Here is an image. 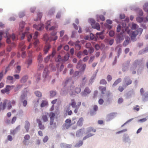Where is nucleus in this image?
<instances>
[{
  "label": "nucleus",
  "instance_id": "nucleus-17",
  "mask_svg": "<svg viewBox=\"0 0 148 148\" xmlns=\"http://www.w3.org/2000/svg\"><path fill=\"white\" fill-rule=\"evenodd\" d=\"M84 119L82 117L79 118L77 123V125L78 126H81L83 125Z\"/></svg>",
  "mask_w": 148,
  "mask_h": 148
},
{
  "label": "nucleus",
  "instance_id": "nucleus-22",
  "mask_svg": "<svg viewBox=\"0 0 148 148\" xmlns=\"http://www.w3.org/2000/svg\"><path fill=\"white\" fill-rule=\"evenodd\" d=\"M121 45H119L117 46L115 49L116 50H118V53L119 56L121 52Z\"/></svg>",
  "mask_w": 148,
  "mask_h": 148
},
{
  "label": "nucleus",
  "instance_id": "nucleus-47",
  "mask_svg": "<svg viewBox=\"0 0 148 148\" xmlns=\"http://www.w3.org/2000/svg\"><path fill=\"white\" fill-rule=\"evenodd\" d=\"M136 31L137 32L138 34L140 35L143 31V29L142 28H139L138 29L137 31Z\"/></svg>",
  "mask_w": 148,
  "mask_h": 148
},
{
  "label": "nucleus",
  "instance_id": "nucleus-49",
  "mask_svg": "<svg viewBox=\"0 0 148 148\" xmlns=\"http://www.w3.org/2000/svg\"><path fill=\"white\" fill-rule=\"evenodd\" d=\"M42 16V14L41 13H39L37 14V18L36 21L40 20Z\"/></svg>",
  "mask_w": 148,
  "mask_h": 148
},
{
  "label": "nucleus",
  "instance_id": "nucleus-64",
  "mask_svg": "<svg viewBox=\"0 0 148 148\" xmlns=\"http://www.w3.org/2000/svg\"><path fill=\"white\" fill-rule=\"evenodd\" d=\"M81 90V89L80 88H76L75 89V92L77 93H79Z\"/></svg>",
  "mask_w": 148,
  "mask_h": 148
},
{
  "label": "nucleus",
  "instance_id": "nucleus-52",
  "mask_svg": "<svg viewBox=\"0 0 148 148\" xmlns=\"http://www.w3.org/2000/svg\"><path fill=\"white\" fill-rule=\"evenodd\" d=\"M136 20L139 23H141L143 21V18L140 17H137L136 18Z\"/></svg>",
  "mask_w": 148,
  "mask_h": 148
},
{
  "label": "nucleus",
  "instance_id": "nucleus-5",
  "mask_svg": "<svg viewBox=\"0 0 148 148\" xmlns=\"http://www.w3.org/2000/svg\"><path fill=\"white\" fill-rule=\"evenodd\" d=\"M38 35V32H36L34 33V36H33V38L35 40L34 43V45L35 47H37L38 44L39 43V40L36 39Z\"/></svg>",
  "mask_w": 148,
  "mask_h": 148
},
{
  "label": "nucleus",
  "instance_id": "nucleus-12",
  "mask_svg": "<svg viewBox=\"0 0 148 148\" xmlns=\"http://www.w3.org/2000/svg\"><path fill=\"white\" fill-rule=\"evenodd\" d=\"M91 92L90 90L88 87H86L85 88L84 92L82 93V95L85 96L89 94Z\"/></svg>",
  "mask_w": 148,
  "mask_h": 148
},
{
  "label": "nucleus",
  "instance_id": "nucleus-21",
  "mask_svg": "<svg viewBox=\"0 0 148 148\" xmlns=\"http://www.w3.org/2000/svg\"><path fill=\"white\" fill-rule=\"evenodd\" d=\"M69 57V53L66 54L62 59V62L66 61L68 60Z\"/></svg>",
  "mask_w": 148,
  "mask_h": 148
},
{
  "label": "nucleus",
  "instance_id": "nucleus-9",
  "mask_svg": "<svg viewBox=\"0 0 148 148\" xmlns=\"http://www.w3.org/2000/svg\"><path fill=\"white\" fill-rule=\"evenodd\" d=\"M125 84L126 86L131 84L132 82L131 79L128 77H126L124 78Z\"/></svg>",
  "mask_w": 148,
  "mask_h": 148
},
{
  "label": "nucleus",
  "instance_id": "nucleus-38",
  "mask_svg": "<svg viewBox=\"0 0 148 148\" xmlns=\"http://www.w3.org/2000/svg\"><path fill=\"white\" fill-rule=\"evenodd\" d=\"M34 93L38 97H40L42 96V93L39 91H36Z\"/></svg>",
  "mask_w": 148,
  "mask_h": 148
},
{
  "label": "nucleus",
  "instance_id": "nucleus-31",
  "mask_svg": "<svg viewBox=\"0 0 148 148\" xmlns=\"http://www.w3.org/2000/svg\"><path fill=\"white\" fill-rule=\"evenodd\" d=\"M79 43V41L77 42L74 45L75 46V48L77 50H79L81 49V46L78 44Z\"/></svg>",
  "mask_w": 148,
  "mask_h": 148
},
{
  "label": "nucleus",
  "instance_id": "nucleus-39",
  "mask_svg": "<svg viewBox=\"0 0 148 148\" xmlns=\"http://www.w3.org/2000/svg\"><path fill=\"white\" fill-rule=\"evenodd\" d=\"M138 27V26L137 24L134 23H132L131 27L132 29H135Z\"/></svg>",
  "mask_w": 148,
  "mask_h": 148
},
{
  "label": "nucleus",
  "instance_id": "nucleus-26",
  "mask_svg": "<svg viewBox=\"0 0 148 148\" xmlns=\"http://www.w3.org/2000/svg\"><path fill=\"white\" fill-rule=\"evenodd\" d=\"M7 80L9 81H10V83L11 84H13L14 83L13 82V77L11 76H8L7 77Z\"/></svg>",
  "mask_w": 148,
  "mask_h": 148
},
{
  "label": "nucleus",
  "instance_id": "nucleus-45",
  "mask_svg": "<svg viewBox=\"0 0 148 148\" xmlns=\"http://www.w3.org/2000/svg\"><path fill=\"white\" fill-rule=\"evenodd\" d=\"M96 131V130L94 129L92 127H90L88 128V132H95Z\"/></svg>",
  "mask_w": 148,
  "mask_h": 148
},
{
  "label": "nucleus",
  "instance_id": "nucleus-6",
  "mask_svg": "<svg viewBox=\"0 0 148 148\" xmlns=\"http://www.w3.org/2000/svg\"><path fill=\"white\" fill-rule=\"evenodd\" d=\"M47 25L45 27L46 29L47 30H48L49 29V30H54L57 27H56V26H53L49 28V27L51 25H53V24H51V21H48L47 23Z\"/></svg>",
  "mask_w": 148,
  "mask_h": 148
},
{
  "label": "nucleus",
  "instance_id": "nucleus-7",
  "mask_svg": "<svg viewBox=\"0 0 148 148\" xmlns=\"http://www.w3.org/2000/svg\"><path fill=\"white\" fill-rule=\"evenodd\" d=\"M33 27L34 28L38 30H41L44 28L43 24L42 23L38 25L34 24L33 25Z\"/></svg>",
  "mask_w": 148,
  "mask_h": 148
},
{
  "label": "nucleus",
  "instance_id": "nucleus-18",
  "mask_svg": "<svg viewBox=\"0 0 148 148\" xmlns=\"http://www.w3.org/2000/svg\"><path fill=\"white\" fill-rule=\"evenodd\" d=\"M69 105L71 106L73 108H77V105H76V103L74 99H73L71 100V102L70 103Z\"/></svg>",
  "mask_w": 148,
  "mask_h": 148
},
{
  "label": "nucleus",
  "instance_id": "nucleus-33",
  "mask_svg": "<svg viewBox=\"0 0 148 148\" xmlns=\"http://www.w3.org/2000/svg\"><path fill=\"white\" fill-rule=\"evenodd\" d=\"M48 104V102L47 101L45 100L42 101L40 105L41 107H43Z\"/></svg>",
  "mask_w": 148,
  "mask_h": 148
},
{
  "label": "nucleus",
  "instance_id": "nucleus-59",
  "mask_svg": "<svg viewBox=\"0 0 148 148\" xmlns=\"http://www.w3.org/2000/svg\"><path fill=\"white\" fill-rule=\"evenodd\" d=\"M130 40H126L124 42L123 44V45L125 46H126L129 43Z\"/></svg>",
  "mask_w": 148,
  "mask_h": 148
},
{
  "label": "nucleus",
  "instance_id": "nucleus-16",
  "mask_svg": "<svg viewBox=\"0 0 148 148\" xmlns=\"http://www.w3.org/2000/svg\"><path fill=\"white\" fill-rule=\"evenodd\" d=\"M93 28L96 29L97 30H99L100 29V26L98 23H96L95 24H91Z\"/></svg>",
  "mask_w": 148,
  "mask_h": 148
},
{
  "label": "nucleus",
  "instance_id": "nucleus-61",
  "mask_svg": "<svg viewBox=\"0 0 148 148\" xmlns=\"http://www.w3.org/2000/svg\"><path fill=\"white\" fill-rule=\"evenodd\" d=\"M21 101L23 103V106L24 107H26L27 103V101L26 100H25Z\"/></svg>",
  "mask_w": 148,
  "mask_h": 148
},
{
  "label": "nucleus",
  "instance_id": "nucleus-56",
  "mask_svg": "<svg viewBox=\"0 0 148 148\" xmlns=\"http://www.w3.org/2000/svg\"><path fill=\"white\" fill-rule=\"evenodd\" d=\"M55 12V10L54 9H52L49 10L48 12V14L50 15H51Z\"/></svg>",
  "mask_w": 148,
  "mask_h": 148
},
{
  "label": "nucleus",
  "instance_id": "nucleus-14",
  "mask_svg": "<svg viewBox=\"0 0 148 148\" xmlns=\"http://www.w3.org/2000/svg\"><path fill=\"white\" fill-rule=\"evenodd\" d=\"M49 73V71L47 67L45 68L43 73V77L45 79Z\"/></svg>",
  "mask_w": 148,
  "mask_h": 148
},
{
  "label": "nucleus",
  "instance_id": "nucleus-11",
  "mask_svg": "<svg viewBox=\"0 0 148 148\" xmlns=\"http://www.w3.org/2000/svg\"><path fill=\"white\" fill-rule=\"evenodd\" d=\"M51 48V45L49 44L46 45L44 48L43 51L45 54H47L49 50Z\"/></svg>",
  "mask_w": 148,
  "mask_h": 148
},
{
  "label": "nucleus",
  "instance_id": "nucleus-3",
  "mask_svg": "<svg viewBox=\"0 0 148 148\" xmlns=\"http://www.w3.org/2000/svg\"><path fill=\"white\" fill-rule=\"evenodd\" d=\"M14 87V85L10 86L7 85L4 89H2L1 90V92L3 94L7 93L8 94L9 93L10 90L13 89Z\"/></svg>",
  "mask_w": 148,
  "mask_h": 148
},
{
  "label": "nucleus",
  "instance_id": "nucleus-41",
  "mask_svg": "<svg viewBox=\"0 0 148 148\" xmlns=\"http://www.w3.org/2000/svg\"><path fill=\"white\" fill-rule=\"evenodd\" d=\"M94 135V134H92L90 133L87 134L86 136H85V137H84L83 138V140H86V139Z\"/></svg>",
  "mask_w": 148,
  "mask_h": 148
},
{
  "label": "nucleus",
  "instance_id": "nucleus-60",
  "mask_svg": "<svg viewBox=\"0 0 148 148\" xmlns=\"http://www.w3.org/2000/svg\"><path fill=\"white\" fill-rule=\"evenodd\" d=\"M58 39V36H55L54 37H50V41L52 40L55 41Z\"/></svg>",
  "mask_w": 148,
  "mask_h": 148
},
{
  "label": "nucleus",
  "instance_id": "nucleus-29",
  "mask_svg": "<svg viewBox=\"0 0 148 148\" xmlns=\"http://www.w3.org/2000/svg\"><path fill=\"white\" fill-rule=\"evenodd\" d=\"M121 79L120 78H118L116 80L114 84H113L112 86H114L118 84L119 83L121 82Z\"/></svg>",
  "mask_w": 148,
  "mask_h": 148
},
{
  "label": "nucleus",
  "instance_id": "nucleus-44",
  "mask_svg": "<svg viewBox=\"0 0 148 148\" xmlns=\"http://www.w3.org/2000/svg\"><path fill=\"white\" fill-rule=\"evenodd\" d=\"M44 67L43 64H41V63H38V69L39 70H40L42 69Z\"/></svg>",
  "mask_w": 148,
  "mask_h": 148
},
{
  "label": "nucleus",
  "instance_id": "nucleus-62",
  "mask_svg": "<svg viewBox=\"0 0 148 148\" xmlns=\"http://www.w3.org/2000/svg\"><path fill=\"white\" fill-rule=\"evenodd\" d=\"M17 118L16 116L13 117L11 120V123L12 124H13L15 123L16 120Z\"/></svg>",
  "mask_w": 148,
  "mask_h": 148
},
{
  "label": "nucleus",
  "instance_id": "nucleus-20",
  "mask_svg": "<svg viewBox=\"0 0 148 148\" xmlns=\"http://www.w3.org/2000/svg\"><path fill=\"white\" fill-rule=\"evenodd\" d=\"M28 78V76L27 75L23 76L21 79V82L22 83H25L27 80Z\"/></svg>",
  "mask_w": 148,
  "mask_h": 148
},
{
  "label": "nucleus",
  "instance_id": "nucleus-19",
  "mask_svg": "<svg viewBox=\"0 0 148 148\" xmlns=\"http://www.w3.org/2000/svg\"><path fill=\"white\" fill-rule=\"evenodd\" d=\"M30 126V124L29 122L27 121H25V128L27 132H28Z\"/></svg>",
  "mask_w": 148,
  "mask_h": 148
},
{
  "label": "nucleus",
  "instance_id": "nucleus-63",
  "mask_svg": "<svg viewBox=\"0 0 148 148\" xmlns=\"http://www.w3.org/2000/svg\"><path fill=\"white\" fill-rule=\"evenodd\" d=\"M83 143V141H80L79 142V143L76 144L75 145V146L76 147H79L81 146Z\"/></svg>",
  "mask_w": 148,
  "mask_h": 148
},
{
  "label": "nucleus",
  "instance_id": "nucleus-2",
  "mask_svg": "<svg viewBox=\"0 0 148 148\" xmlns=\"http://www.w3.org/2000/svg\"><path fill=\"white\" fill-rule=\"evenodd\" d=\"M8 30H6V32H5V35H4V36L5 37L7 38V39L6 40V41L7 43H11V41L10 39H12L13 41H14L15 39V36L14 34H12L11 36H9V34H8Z\"/></svg>",
  "mask_w": 148,
  "mask_h": 148
},
{
  "label": "nucleus",
  "instance_id": "nucleus-34",
  "mask_svg": "<svg viewBox=\"0 0 148 148\" xmlns=\"http://www.w3.org/2000/svg\"><path fill=\"white\" fill-rule=\"evenodd\" d=\"M86 77H84L82 78V84L80 85V87H82L84 85L86 82Z\"/></svg>",
  "mask_w": 148,
  "mask_h": 148
},
{
  "label": "nucleus",
  "instance_id": "nucleus-51",
  "mask_svg": "<svg viewBox=\"0 0 148 148\" xmlns=\"http://www.w3.org/2000/svg\"><path fill=\"white\" fill-rule=\"evenodd\" d=\"M22 86L20 85H17L16 86V88H14V91H16L21 88Z\"/></svg>",
  "mask_w": 148,
  "mask_h": 148
},
{
  "label": "nucleus",
  "instance_id": "nucleus-27",
  "mask_svg": "<svg viewBox=\"0 0 148 148\" xmlns=\"http://www.w3.org/2000/svg\"><path fill=\"white\" fill-rule=\"evenodd\" d=\"M32 58H30L27 59L26 61V63L28 65V68L32 64Z\"/></svg>",
  "mask_w": 148,
  "mask_h": 148
},
{
  "label": "nucleus",
  "instance_id": "nucleus-32",
  "mask_svg": "<svg viewBox=\"0 0 148 148\" xmlns=\"http://www.w3.org/2000/svg\"><path fill=\"white\" fill-rule=\"evenodd\" d=\"M37 60L38 61V63H41L42 61V54L40 53L38 56Z\"/></svg>",
  "mask_w": 148,
  "mask_h": 148
},
{
  "label": "nucleus",
  "instance_id": "nucleus-57",
  "mask_svg": "<svg viewBox=\"0 0 148 148\" xmlns=\"http://www.w3.org/2000/svg\"><path fill=\"white\" fill-rule=\"evenodd\" d=\"M74 88L72 86H71L70 90L69 91L70 94L71 95H74L75 93L74 92H73L72 91V90H73Z\"/></svg>",
  "mask_w": 148,
  "mask_h": 148
},
{
  "label": "nucleus",
  "instance_id": "nucleus-15",
  "mask_svg": "<svg viewBox=\"0 0 148 148\" xmlns=\"http://www.w3.org/2000/svg\"><path fill=\"white\" fill-rule=\"evenodd\" d=\"M37 122L38 124V126L40 129L41 130H44L45 128L44 126L42 124V122L39 119H36Z\"/></svg>",
  "mask_w": 148,
  "mask_h": 148
},
{
  "label": "nucleus",
  "instance_id": "nucleus-35",
  "mask_svg": "<svg viewBox=\"0 0 148 148\" xmlns=\"http://www.w3.org/2000/svg\"><path fill=\"white\" fill-rule=\"evenodd\" d=\"M56 61L57 62H62V59L60 55H58L56 58Z\"/></svg>",
  "mask_w": 148,
  "mask_h": 148
},
{
  "label": "nucleus",
  "instance_id": "nucleus-4",
  "mask_svg": "<svg viewBox=\"0 0 148 148\" xmlns=\"http://www.w3.org/2000/svg\"><path fill=\"white\" fill-rule=\"evenodd\" d=\"M130 30H129L128 31H127V33L129 34L130 36H131L132 40L133 41H135L136 39V36L138 34L137 32L135 31H134L132 32L131 34H130Z\"/></svg>",
  "mask_w": 148,
  "mask_h": 148
},
{
  "label": "nucleus",
  "instance_id": "nucleus-43",
  "mask_svg": "<svg viewBox=\"0 0 148 148\" xmlns=\"http://www.w3.org/2000/svg\"><path fill=\"white\" fill-rule=\"evenodd\" d=\"M56 94V92L55 91H50V96L51 97H53Z\"/></svg>",
  "mask_w": 148,
  "mask_h": 148
},
{
  "label": "nucleus",
  "instance_id": "nucleus-36",
  "mask_svg": "<svg viewBox=\"0 0 148 148\" xmlns=\"http://www.w3.org/2000/svg\"><path fill=\"white\" fill-rule=\"evenodd\" d=\"M43 38L44 40L46 41H47L49 40H50V37H49L48 34H45L44 35Z\"/></svg>",
  "mask_w": 148,
  "mask_h": 148
},
{
  "label": "nucleus",
  "instance_id": "nucleus-50",
  "mask_svg": "<svg viewBox=\"0 0 148 148\" xmlns=\"http://www.w3.org/2000/svg\"><path fill=\"white\" fill-rule=\"evenodd\" d=\"M11 67V66H9V65H8L5 68V72L4 73V74H5L7 72L10 70V67Z\"/></svg>",
  "mask_w": 148,
  "mask_h": 148
},
{
  "label": "nucleus",
  "instance_id": "nucleus-28",
  "mask_svg": "<svg viewBox=\"0 0 148 148\" xmlns=\"http://www.w3.org/2000/svg\"><path fill=\"white\" fill-rule=\"evenodd\" d=\"M81 104V102H78L77 103V108H75L74 110V112L76 114L77 112L78 109L80 106Z\"/></svg>",
  "mask_w": 148,
  "mask_h": 148
},
{
  "label": "nucleus",
  "instance_id": "nucleus-10",
  "mask_svg": "<svg viewBox=\"0 0 148 148\" xmlns=\"http://www.w3.org/2000/svg\"><path fill=\"white\" fill-rule=\"evenodd\" d=\"M49 114L47 112L43 113L42 115V119L44 122H46L48 121V116Z\"/></svg>",
  "mask_w": 148,
  "mask_h": 148
},
{
  "label": "nucleus",
  "instance_id": "nucleus-30",
  "mask_svg": "<svg viewBox=\"0 0 148 148\" xmlns=\"http://www.w3.org/2000/svg\"><path fill=\"white\" fill-rule=\"evenodd\" d=\"M27 94L23 93L22 94L20 97V100L21 101L25 100L27 97Z\"/></svg>",
  "mask_w": 148,
  "mask_h": 148
},
{
  "label": "nucleus",
  "instance_id": "nucleus-8",
  "mask_svg": "<svg viewBox=\"0 0 148 148\" xmlns=\"http://www.w3.org/2000/svg\"><path fill=\"white\" fill-rule=\"evenodd\" d=\"M7 101L8 100L5 99L3 101V103L1 102L0 103V111L1 110H4L5 109Z\"/></svg>",
  "mask_w": 148,
  "mask_h": 148
},
{
  "label": "nucleus",
  "instance_id": "nucleus-24",
  "mask_svg": "<svg viewBox=\"0 0 148 148\" xmlns=\"http://www.w3.org/2000/svg\"><path fill=\"white\" fill-rule=\"evenodd\" d=\"M25 34H27L26 36L27 37V40L28 41H30L32 38V35L31 34H29L28 32H25Z\"/></svg>",
  "mask_w": 148,
  "mask_h": 148
},
{
  "label": "nucleus",
  "instance_id": "nucleus-37",
  "mask_svg": "<svg viewBox=\"0 0 148 148\" xmlns=\"http://www.w3.org/2000/svg\"><path fill=\"white\" fill-rule=\"evenodd\" d=\"M21 70V66H18L16 67V69L15 70V72L16 73H20Z\"/></svg>",
  "mask_w": 148,
  "mask_h": 148
},
{
  "label": "nucleus",
  "instance_id": "nucleus-40",
  "mask_svg": "<svg viewBox=\"0 0 148 148\" xmlns=\"http://www.w3.org/2000/svg\"><path fill=\"white\" fill-rule=\"evenodd\" d=\"M49 116L50 118V119H54L55 114L53 112H51L50 113Z\"/></svg>",
  "mask_w": 148,
  "mask_h": 148
},
{
  "label": "nucleus",
  "instance_id": "nucleus-54",
  "mask_svg": "<svg viewBox=\"0 0 148 148\" xmlns=\"http://www.w3.org/2000/svg\"><path fill=\"white\" fill-rule=\"evenodd\" d=\"M82 60H80L77 63V65L76 66V68L77 69L79 68H80V66L82 63Z\"/></svg>",
  "mask_w": 148,
  "mask_h": 148
},
{
  "label": "nucleus",
  "instance_id": "nucleus-46",
  "mask_svg": "<svg viewBox=\"0 0 148 148\" xmlns=\"http://www.w3.org/2000/svg\"><path fill=\"white\" fill-rule=\"evenodd\" d=\"M6 32V31L5 32H4L3 31H0V41L2 40V35L3 34V35L4 34L5 35V32Z\"/></svg>",
  "mask_w": 148,
  "mask_h": 148
},
{
  "label": "nucleus",
  "instance_id": "nucleus-42",
  "mask_svg": "<svg viewBox=\"0 0 148 148\" xmlns=\"http://www.w3.org/2000/svg\"><path fill=\"white\" fill-rule=\"evenodd\" d=\"M51 55H49L47 56L46 58H45L44 59V61L46 62H47L49 60Z\"/></svg>",
  "mask_w": 148,
  "mask_h": 148
},
{
  "label": "nucleus",
  "instance_id": "nucleus-53",
  "mask_svg": "<svg viewBox=\"0 0 148 148\" xmlns=\"http://www.w3.org/2000/svg\"><path fill=\"white\" fill-rule=\"evenodd\" d=\"M100 83L101 84H107V82L105 79H102L100 80Z\"/></svg>",
  "mask_w": 148,
  "mask_h": 148
},
{
  "label": "nucleus",
  "instance_id": "nucleus-1",
  "mask_svg": "<svg viewBox=\"0 0 148 148\" xmlns=\"http://www.w3.org/2000/svg\"><path fill=\"white\" fill-rule=\"evenodd\" d=\"M76 118L75 117H74L72 118V121L70 119H67L65 121V123L63 125V127L64 128L66 129L69 128L72 125L76 123Z\"/></svg>",
  "mask_w": 148,
  "mask_h": 148
},
{
  "label": "nucleus",
  "instance_id": "nucleus-13",
  "mask_svg": "<svg viewBox=\"0 0 148 148\" xmlns=\"http://www.w3.org/2000/svg\"><path fill=\"white\" fill-rule=\"evenodd\" d=\"M116 113H112L108 114L107 116V121H110V120L113 119L115 116Z\"/></svg>",
  "mask_w": 148,
  "mask_h": 148
},
{
  "label": "nucleus",
  "instance_id": "nucleus-25",
  "mask_svg": "<svg viewBox=\"0 0 148 148\" xmlns=\"http://www.w3.org/2000/svg\"><path fill=\"white\" fill-rule=\"evenodd\" d=\"M99 19H100L101 21H103L105 20V17L103 15H102L98 16H97V21H99Z\"/></svg>",
  "mask_w": 148,
  "mask_h": 148
},
{
  "label": "nucleus",
  "instance_id": "nucleus-48",
  "mask_svg": "<svg viewBox=\"0 0 148 148\" xmlns=\"http://www.w3.org/2000/svg\"><path fill=\"white\" fill-rule=\"evenodd\" d=\"M25 24V23L24 22L22 21L20 22L19 24V27L22 29L24 27Z\"/></svg>",
  "mask_w": 148,
  "mask_h": 148
},
{
  "label": "nucleus",
  "instance_id": "nucleus-58",
  "mask_svg": "<svg viewBox=\"0 0 148 148\" xmlns=\"http://www.w3.org/2000/svg\"><path fill=\"white\" fill-rule=\"evenodd\" d=\"M104 31L100 32L97 33L96 34V36L97 38H99V37L102 35Z\"/></svg>",
  "mask_w": 148,
  "mask_h": 148
},
{
  "label": "nucleus",
  "instance_id": "nucleus-55",
  "mask_svg": "<svg viewBox=\"0 0 148 148\" xmlns=\"http://www.w3.org/2000/svg\"><path fill=\"white\" fill-rule=\"evenodd\" d=\"M95 58V57L94 56H91L88 61L89 63H91L94 60Z\"/></svg>",
  "mask_w": 148,
  "mask_h": 148
},
{
  "label": "nucleus",
  "instance_id": "nucleus-23",
  "mask_svg": "<svg viewBox=\"0 0 148 148\" xmlns=\"http://www.w3.org/2000/svg\"><path fill=\"white\" fill-rule=\"evenodd\" d=\"M99 89L101 91V93L103 94H105V92H106V87L103 86H100L99 87Z\"/></svg>",
  "mask_w": 148,
  "mask_h": 148
}]
</instances>
